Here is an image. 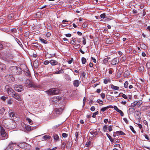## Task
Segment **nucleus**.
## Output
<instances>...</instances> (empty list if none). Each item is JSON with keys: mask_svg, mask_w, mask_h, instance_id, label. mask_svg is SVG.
Returning <instances> with one entry per match:
<instances>
[{"mask_svg": "<svg viewBox=\"0 0 150 150\" xmlns=\"http://www.w3.org/2000/svg\"><path fill=\"white\" fill-rule=\"evenodd\" d=\"M14 57L13 54L11 53H8L6 56H3L1 57V59L4 61L9 63L13 62Z\"/></svg>", "mask_w": 150, "mask_h": 150, "instance_id": "obj_1", "label": "nucleus"}, {"mask_svg": "<svg viewBox=\"0 0 150 150\" xmlns=\"http://www.w3.org/2000/svg\"><path fill=\"white\" fill-rule=\"evenodd\" d=\"M10 69L11 73L13 75L19 74L21 73V71H19L20 68L16 66L11 67Z\"/></svg>", "mask_w": 150, "mask_h": 150, "instance_id": "obj_2", "label": "nucleus"}, {"mask_svg": "<svg viewBox=\"0 0 150 150\" xmlns=\"http://www.w3.org/2000/svg\"><path fill=\"white\" fill-rule=\"evenodd\" d=\"M26 86L28 88H35L37 87L30 79H27L25 82Z\"/></svg>", "mask_w": 150, "mask_h": 150, "instance_id": "obj_3", "label": "nucleus"}, {"mask_svg": "<svg viewBox=\"0 0 150 150\" xmlns=\"http://www.w3.org/2000/svg\"><path fill=\"white\" fill-rule=\"evenodd\" d=\"M48 95H53L57 94L58 93V89L56 88H51L49 90L45 91Z\"/></svg>", "mask_w": 150, "mask_h": 150, "instance_id": "obj_4", "label": "nucleus"}, {"mask_svg": "<svg viewBox=\"0 0 150 150\" xmlns=\"http://www.w3.org/2000/svg\"><path fill=\"white\" fill-rule=\"evenodd\" d=\"M62 100V98L60 97L55 96L52 98V101L54 103H60L61 101Z\"/></svg>", "mask_w": 150, "mask_h": 150, "instance_id": "obj_5", "label": "nucleus"}, {"mask_svg": "<svg viewBox=\"0 0 150 150\" xmlns=\"http://www.w3.org/2000/svg\"><path fill=\"white\" fill-rule=\"evenodd\" d=\"M5 88L8 94L12 96L16 93L15 91L8 86H5Z\"/></svg>", "mask_w": 150, "mask_h": 150, "instance_id": "obj_6", "label": "nucleus"}, {"mask_svg": "<svg viewBox=\"0 0 150 150\" xmlns=\"http://www.w3.org/2000/svg\"><path fill=\"white\" fill-rule=\"evenodd\" d=\"M13 87L15 90L18 92H21L24 90L23 86L21 85L15 84L13 85Z\"/></svg>", "mask_w": 150, "mask_h": 150, "instance_id": "obj_7", "label": "nucleus"}, {"mask_svg": "<svg viewBox=\"0 0 150 150\" xmlns=\"http://www.w3.org/2000/svg\"><path fill=\"white\" fill-rule=\"evenodd\" d=\"M142 103V100H139L137 102L134 101L131 103V106L132 107H134L136 106L139 107L141 105Z\"/></svg>", "mask_w": 150, "mask_h": 150, "instance_id": "obj_8", "label": "nucleus"}, {"mask_svg": "<svg viewBox=\"0 0 150 150\" xmlns=\"http://www.w3.org/2000/svg\"><path fill=\"white\" fill-rule=\"evenodd\" d=\"M64 108V107H63L60 108H55L54 109V112H55L57 115H59L61 114Z\"/></svg>", "mask_w": 150, "mask_h": 150, "instance_id": "obj_9", "label": "nucleus"}, {"mask_svg": "<svg viewBox=\"0 0 150 150\" xmlns=\"http://www.w3.org/2000/svg\"><path fill=\"white\" fill-rule=\"evenodd\" d=\"M6 78L7 81L9 82L13 81L15 80L14 78L12 75H8L6 76Z\"/></svg>", "mask_w": 150, "mask_h": 150, "instance_id": "obj_10", "label": "nucleus"}, {"mask_svg": "<svg viewBox=\"0 0 150 150\" xmlns=\"http://www.w3.org/2000/svg\"><path fill=\"white\" fill-rule=\"evenodd\" d=\"M1 136L4 138L6 139L8 138L6 136V133L5 132L4 129L3 127L1 128Z\"/></svg>", "mask_w": 150, "mask_h": 150, "instance_id": "obj_11", "label": "nucleus"}, {"mask_svg": "<svg viewBox=\"0 0 150 150\" xmlns=\"http://www.w3.org/2000/svg\"><path fill=\"white\" fill-rule=\"evenodd\" d=\"M15 124V123L14 122L11 121L10 122V123L8 125H7V126L8 127L9 129H13L15 127L14 125Z\"/></svg>", "mask_w": 150, "mask_h": 150, "instance_id": "obj_12", "label": "nucleus"}, {"mask_svg": "<svg viewBox=\"0 0 150 150\" xmlns=\"http://www.w3.org/2000/svg\"><path fill=\"white\" fill-rule=\"evenodd\" d=\"M119 62V59L117 58H115L113 59L111 61V64L113 65H116L118 64Z\"/></svg>", "mask_w": 150, "mask_h": 150, "instance_id": "obj_13", "label": "nucleus"}, {"mask_svg": "<svg viewBox=\"0 0 150 150\" xmlns=\"http://www.w3.org/2000/svg\"><path fill=\"white\" fill-rule=\"evenodd\" d=\"M12 97L18 101H20L21 100V98L19 94L16 93H15Z\"/></svg>", "mask_w": 150, "mask_h": 150, "instance_id": "obj_14", "label": "nucleus"}, {"mask_svg": "<svg viewBox=\"0 0 150 150\" xmlns=\"http://www.w3.org/2000/svg\"><path fill=\"white\" fill-rule=\"evenodd\" d=\"M8 113L9 114V115L12 118H13L15 117V114L14 112L11 110H9L8 111Z\"/></svg>", "mask_w": 150, "mask_h": 150, "instance_id": "obj_15", "label": "nucleus"}, {"mask_svg": "<svg viewBox=\"0 0 150 150\" xmlns=\"http://www.w3.org/2000/svg\"><path fill=\"white\" fill-rule=\"evenodd\" d=\"M50 63L52 66H54L58 64V62L52 59L50 61Z\"/></svg>", "mask_w": 150, "mask_h": 150, "instance_id": "obj_16", "label": "nucleus"}, {"mask_svg": "<svg viewBox=\"0 0 150 150\" xmlns=\"http://www.w3.org/2000/svg\"><path fill=\"white\" fill-rule=\"evenodd\" d=\"M80 81L78 80H76L73 82V85L75 87H77L79 85Z\"/></svg>", "mask_w": 150, "mask_h": 150, "instance_id": "obj_17", "label": "nucleus"}, {"mask_svg": "<svg viewBox=\"0 0 150 150\" xmlns=\"http://www.w3.org/2000/svg\"><path fill=\"white\" fill-rule=\"evenodd\" d=\"M72 145V142L71 141H69L67 144L66 147L68 149H70Z\"/></svg>", "mask_w": 150, "mask_h": 150, "instance_id": "obj_18", "label": "nucleus"}, {"mask_svg": "<svg viewBox=\"0 0 150 150\" xmlns=\"http://www.w3.org/2000/svg\"><path fill=\"white\" fill-rule=\"evenodd\" d=\"M135 114L137 116L136 117V118L139 120L140 119V116L141 115V113L139 111H136L135 112Z\"/></svg>", "mask_w": 150, "mask_h": 150, "instance_id": "obj_19", "label": "nucleus"}, {"mask_svg": "<svg viewBox=\"0 0 150 150\" xmlns=\"http://www.w3.org/2000/svg\"><path fill=\"white\" fill-rule=\"evenodd\" d=\"M129 75V71L127 70L125 72L124 74V76L125 78H127Z\"/></svg>", "mask_w": 150, "mask_h": 150, "instance_id": "obj_20", "label": "nucleus"}, {"mask_svg": "<svg viewBox=\"0 0 150 150\" xmlns=\"http://www.w3.org/2000/svg\"><path fill=\"white\" fill-rule=\"evenodd\" d=\"M135 110V109L133 107L130 108L129 109V114H132Z\"/></svg>", "mask_w": 150, "mask_h": 150, "instance_id": "obj_21", "label": "nucleus"}, {"mask_svg": "<svg viewBox=\"0 0 150 150\" xmlns=\"http://www.w3.org/2000/svg\"><path fill=\"white\" fill-rule=\"evenodd\" d=\"M111 88L113 90H118L119 89V87L117 86H115L113 84H111Z\"/></svg>", "mask_w": 150, "mask_h": 150, "instance_id": "obj_22", "label": "nucleus"}, {"mask_svg": "<svg viewBox=\"0 0 150 150\" xmlns=\"http://www.w3.org/2000/svg\"><path fill=\"white\" fill-rule=\"evenodd\" d=\"M53 137L54 140H55L56 141L59 140V137L58 135L55 134L54 135Z\"/></svg>", "mask_w": 150, "mask_h": 150, "instance_id": "obj_23", "label": "nucleus"}, {"mask_svg": "<svg viewBox=\"0 0 150 150\" xmlns=\"http://www.w3.org/2000/svg\"><path fill=\"white\" fill-rule=\"evenodd\" d=\"M117 135H125V134L122 131H117L116 132Z\"/></svg>", "mask_w": 150, "mask_h": 150, "instance_id": "obj_24", "label": "nucleus"}, {"mask_svg": "<svg viewBox=\"0 0 150 150\" xmlns=\"http://www.w3.org/2000/svg\"><path fill=\"white\" fill-rule=\"evenodd\" d=\"M106 134L107 137L109 139H110V141L111 142H113L114 141V139H112V137L108 133H106Z\"/></svg>", "mask_w": 150, "mask_h": 150, "instance_id": "obj_25", "label": "nucleus"}, {"mask_svg": "<svg viewBox=\"0 0 150 150\" xmlns=\"http://www.w3.org/2000/svg\"><path fill=\"white\" fill-rule=\"evenodd\" d=\"M108 109V107H104V108H102L100 110V113H101V112L102 111V112H104V111H105L106 110H107V109Z\"/></svg>", "mask_w": 150, "mask_h": 150, "instance_id": "obj_26", "label": "nucleus"}, {"mask_svg": "<svg viewBox=\"0 0 150 150\" xmlns=\"http://www.w3.org/2000/svg\"><path fill=\"white\" fill-rule=\"evenodd\" d=\"M50 138V137L49 136V135H45L43 137L42 139H49Z\"/></svg>", "mask_w": 150, "mask_h": 150, "instance_id": "obj_27", "label": "nucleus"}, {"mask_svg": "<svg viewBox=\"0 0 150 150\" xmlns=\"http://www.w3.org/2000/svg\"><path fill=\"white\" fill-rule=\"evenodd\" d=\"M26 120L28 122L30 125H32L33 124V121L30 119L28 117L26 118Z\"/></svg>", "mask_w": 150, "mask_h": 150, "instance_id": "obj_28", "label": "nucleus"}, {"mask_svg": "<svg viewBox=\"0 0 150 150\" xmlns=\"http://www.w3.org/2000/svg\"><path fill=\"white\" fill-rule=\"evenodd\" d=\"M128 83L127 81H126L124 84V86L125 88H127L128 85Z\"/></svg>", "mask_w": 150, "mask_h": 150, "instance_id": "obj_29", "label": "nucleus"}, {"mask_svg": "<svg viewBox=\"0 0 150 150\" xmlns=\"http://www.w3.org/2000/svg\"><path fill=\"white\" fill-rule=\"evenodd\" d=\"M40 40L41 42L44 44H46L47 43V41L46 40H44L43 38H40Z\"/></svg>", "mask_w": 150, "mask_h": 150, "instance_id": "obj_30", "label": "nucleus"}, {"mask_svg": "<svg viewBox=\"0 0 150 150\" xmlns=\"http://www.w3.org/2000/svg\"><path fill=\"white\" fill-rule=\"evenodd\" d=\"M81 61L82 64H84L86 62V59L84 57H82L81 58Z\"/></svg>", "mask_w": 150, "mask_h": 150, "instance_id": "obj_31", "label": "nucleus"}, {"mask_svg": "<svg viewBox=\"0 0 150 150\" xmlns=\"http://www.w3.org/2000/svg\"><path fill=\"white\" fill-rule=\"evenodd\" d=\"M97 102L99 103L100 104L102 105L103 104V101L100 99H98L97 101Z\"/></svg>", "mask_w": 150, "mask_h": 150, "instance_id": "obj_32", "label": "nucleus"}, {"mask_svg": "<svg viewBox=\"0 0 150 150\" xmlns=\"http://www.w3.org/2000/svg\"><path fill=\"white\" fill-rule=\"evenodd\" d=\"M5 111V109L4 108H2L0 109V114H3Z\"/></svg>", "mask_w": 150, "mask_h": 150, "instance_id": "obj_33", "label": "nucleus"}, {"mask_svg": "<svg viewBox=\"0 0 150 150\" xmlns=\"http://www.w3.org/2000/svg\"><path fill=\"white\" fill-rule=\"evenodd\" d=\"M129 127H130V129H131V130L132 131L134 134L136 133V131L134 130V128L132 126H129Z\"/></svg>", "mask_w": 150, "mask_h": 150, "instance_id": "obj_34", "label": "nucleus"}, {"mask_svg": "<svg viewBox=\"0 0 150 150\" xmlns=\"http://www.w3.org/2000/svg\"><path fill=\"white\" fill-rule=\"evenodd\" d=\"M98 112L97 111L95 112L93 114V115L92 116V117H93L94 118L96 117V115H98Z\"/></svg>", "mask_w": 150, "mask_h": 150, "instance_id": "obj_35", "label": "nucleus"}, {"mask_svg": "<svg viewBox=\"0 0 150 150\" xmlns=\"http://www.w3.org/2000/svg\"><path fill=\"white\" fill-rule=\"evenodd\" d=\"M25 75L28 76H30V73L29 71L28 70L25 71Z\"/></svg>", "mask_w": 150, "mask_h": 150, "instance_id": "obj_36", "label": "nucleus"}, {"mask_svg": "<svg viewBox=\"0 0 150 150\" xmlns=\"http://www.w3.org/2000/svg\"><path fill=\"white\" fill-rule=\"evenodd\" d=\"M108 82H110L109 79H105L104 80V83L105 84H107Z\"/></svg>", "mask_w": 150, "mask_h": 150, "instance_id": "obj_37", "label": "nucleus"}, {"mask_svg": "<svg viewBox=\"0 0 150 150\" xmlns=\"http://www.w3.org/2000/svg\"><path fill=\"white\" fill-rule=\"evenodd\" d=\"M107 126L106 125H105L103 127V131L104 132H105L107 131Z\"/></svg>", "mask_w": 150, "mask_h": 150, "instance_id": "obj_38", "label": "nucleus"}, {"mask_svg": "<svg viewBox=\"0 0 150 150\" xmlns=\"http://www.w3.org/2000/svg\"><path fill=\"white\" fill-rule=\"evenodd\" d=\"M112 126L110 125L108 127V129L110 132H111L112 130Z\"/></svg>", "mask_w": 150, "mask_h": 150, "instance_id": "obj_39", "label": "nucleus"}, {"mask_svg": "<svg viewBox=\"0 0 150 150\" xmlns=\"http://www.w3.org/2000/svg\"><path fill=\"white\" fill-rule=\"evenodd\" d=\"M100 17L101 18H105V13H103L100 15Z\"/></svg>", "mask_w": 150, "mask_h": 150, "instance_id": "obj_40", "label": "nucleus"}, {"mask_svg": "<svg viewBox=\"0 0 150 150\" xmlns=\"http://www.w3.org/2000/svg\"><path fill=\"white\" fill-rule=\"evenodd\" d=\"M7 103L8 104L11 105L12 104V100L11 99H8L7 101Z\"/></svg>", "mask_w": 150, "mask_h": 150, "instance_id": "obj_41", "label": "nucleus"}, {"mask_svg": "<svg viewBox=\"0 0 150 150\" xmlns=\"http://www.w3.org/2000/svg\"><path fill=\"white\" fill-rule=\"evenodd\" d=\"M62 136L64 137H66L68 136V134L66 133H63L62 134Z\"/></svg>", "mask_w": 150, "mask_h": 150, "instance_id": "obj_42", "label": "nucleus"}, {"mask_svg": "<svg viewBox=\"0 0 150 150\" xmlns=\"http://www.w3.org/2000/svg\"><path fill=\"white\" fill-rule=\"evenodd\" d=\"M7 98L5 96H2L1 97V99L4 101H5L6 99Z\"/></svg>", "mask_w": 150, "mask_h": 150, "instance_id": "obj_43", "label": "nucleus"}, {"mask_svg": "<svg viewBox=\"0 0 150 150\" xmlns=\"http://www.w3.org/2000/svg\"><path fill=\"white\" fill-rule=\"evenodd\" d=\"M100 96L103 99H104L105 97V94L104 93H101Z\"/></svg>", "mask_w": 150, "mask_h": 150, "instance_id": "obj_44", "label": "nucleus"}, {"mask_svg": "<svg viewBox=\"0 0 150 150\" xmlns=\"http://www.w3.org/2000/svg\"><path fill=\"white\" fill-rule=\"evenodd\" d=\"M59 72V74L62 73L64 72V71L63 69H61L59 70V71H58Z\"/></svg>", "mask_w": 150, "mask_h": 150, "instance_id": "obj_45", "label": "nucleus"}, {"mask_svg": "<svg viewBox=\"0 0 150 150\" xmlns=\"http://www.w3.org/2000/svg\"><path fill=\"white\" fill-rule=\"evenodd\" d=\"M76 41V39L75 38H74L72 40V41L71 42V43L72 44H73L75 43Z\"/></svg>", "mask_w": 150, "mask_h": 150, "instance_id": "obj_46", "label": "nucleus"}, {"mask_svg": "<svg viewBox=\"0 0 150 150\" xmlns=\"http://www.w3.org/2000/svg\"><path fill=\"white\" fill-rule=\"evenodd\" d=\"M103 62L104 64H106L108 62V60L105 58L103 60Z\"/></svg>", "mask_w": 150, "mask_h": 150, "instance_id": "obj_47", "label": "nucleus"}, {"mask_svg": "<svg viewBox=\"0 0 150 150\" xmlns=\"http://www.w3.org/2000/svg\"><path fill=\"white\" fill-rule=\"evenodd\" d=\"M79 45H76V44H74V47L75 48H79L80 46Z\"/></svg>", "mask_w": 150, "mask_h": 150, "instance_id": "obj_48", "label": "nucleus"}, {"mask_svg": "<svg viewBox=\"0 0 150 150\" xmlns=\"http://www.w3.org/2000/svg\"><path fill=\"white\" fill-rule=\"evenodd\" d=\"M49 62H49L48 61L46 60V61H45L44 62V64L45 65H47L49 63Z\"/></svg>", "mask_w": 150, "mask_h": 150, "instance_id": "obj_49", "label": "nucleus"}, {"mask_svg": "<svg viewBox=\"0 0 150 150\" xmlns=\"http://www.w3.org/2000/svg\"><path fill=\"white\" fill-rule=\"evenodd\" d=\"M118 112L120 114L121 116H123L124 115V113L122 110H120Z\"/></svg>", "mask_w": 150, "mask_h": 150, "instance_id": "obj_50", "label": "nucleus"}, {"mask_svg": "<svg viewBox=\"0 0 150 150\" xmlns=\"http://www.w3.org/2000/svg\"><path fill=\"white\" fill-rule=\"evenodd\" d=\"M122 97L125 99H127V97L124 94H123L122 96Z\"/></svg>", "mask_w": 150, "mask_h": 150, "instance_id": "obj_51", "label": "nucleus"}, {"mask_svg": "<svg viewBox=\"0 0 150 150\" xmlns=\"http://www.w3.org/2000/svg\"><path fill=\"white\" fill-rule=\"evenodd\" d=\"M91 110L92 111H93L95 110V108L94 106H92L91 108Z\"/></svg>", "mask_w": 150, "mask_h": 150, "instance_id": "obj_52", "label": "nucleus"}, {"mask_svg": "<svg viewBox=\"0 0 150 150\" xmlns=\"http://www.w3.org/2000/svg\"><path fill=\"white\" fill-rule=\"evenodd\" d=\"M83 43L84 45H85L86 44V40L85 38L83 37Z\"/></svg>", "mask_w": 150, "mask_h": 150, "instance_id": "obj_53", "label": "nucleus"}, {"mask_svg": "<svg viewBox=\"0 0 150 150\" xmlns=\"http://www.w3.org/2000/svg\"><path fill=\"white\" fill-rule=\"evenodd\" d=\"M91 58L92 59L93 62L94 63H96V60L93 57H91Z\"/></svg>", "mask_w": 150, "mask_h": 150, "instance_id": "obj_54", "label": "nucleus"}, {"mask_svg": "<svg viewBox=\"0 0 150 150\" xmlns=\"http://www.w3.org/2000/svg\"><path fill=\"white\" fill-rule=\"evenodd\" d=\"M65 79H67V80H69L70 78H69V76L68 75H66L65 76Z\"/></svg>", "mask_w": 150, "mask_h": 150, "instance_id": "obj_55", "label": "nucleus"}, {"mask_svg": "<svg viewBox=\"0 0 150 150\" xmlns=\"http://www.w3.org/2000/svg\"><path fill=\"white\" fill-rule=\"evenodd\" d=\"M144 137L146 139H147L148 140H149V137L147 135L145 134L144 135Z\"/></svg>", "mask_w": 150, "mask_h": 150, "instance_id": "obj_56", "label": "nucleus"}, {"mask_svg": "<svg viewBox=\"0 0 150 150\" xmlns=\"http://www.w3.org/2000/svg\"><path fill=\"white\" fill-rule=\"evenodd\" d=\"M65 35L67 37H70L71 36V35L70 34L68 33L65 34Z\"/></svg>", "mask_w": 150, "mask_h": 150, "instance_id": "obj_57", "label": "nucleus"}, {"mask_svg": "<svg viewBox=\"0 0 150 150\" xmlns=\"http://www.w3.org/2000/svg\"><path fill=\"white\" fill-rule=\"evenodd\" d=\"M143 16H144L146 14V12L145 10V9H144L143 10Z\"/></svg>", "mask_w": 150, "mask_h": 150, "instance_id": "obj_58", "label": "nucleus"}, {"mask_svg": "<svg viewBox=\"0 0 150 150\" xmlns=\"http://www.w3.org/2000/svg\"><path fill=\"white\" fill-rule=\"evenodd\" d=\"M123 120L126 123H128V121L126 118H124L123 119Z\"/></svg>", "mask_w": 150, "mask_h": 150, "instance_id": "obj_59", "label": "nucleus"}, {"mask_svg": "<svg viewBox=\"0 0 150 150\" xmlns=\"http://www.w3.org/2000/svg\"><path fill=\"white\" fill-rule=\"evenodd\" d=\"M108 122V119H105L104 120V122L105 123H107V122Z\"/></svg>", "mask_w": 150, "mask_h": 150, "instance_id": "obj_60", "label": "nucleus"}, {"mask_svg": "<svg viewBox=\"0 0 150 150\" xmlns=\"http://www.w3.org/2000/svg\"><path fill=\"white\" fill-rule=\"evenodd\" d=\"M57 149L56 147H55L53 148L52 149H50V148H48L47 150H55Z\"/></svg>", "mask_w": 150, "mask_h": 150, "instance_id": "obj_61", "label": "nucleus"}, {"mask_svg": "<svg viewBox=\"0 0 150 150\" xmlns=\"http://www.w3.org/2000/svg\"><path fill=\"white\" fill-rule=\"evenodd\" d=\"M11 30L12 32H16V28H13L11 29Z\"/></svg>", "mask_w": 150, "mask_h": 150, "instance_id": "obj_62", "label": "nucleus"}, {"mask_svg": "<svg viewBox=\"0 0 150 150\" xmlns=\"http://www.w3.org/2000/svg\"><path fill=\"white\" fill-rule=\"evenodd\" d=\"M89 66L91 67H92L93 66V63H92L90 62L89 64Z\"/></svg>", "mask_w": 150, "mask_h": 150, "instance_id": "obj_63", "label": "nucleus"}, {"mask_svg": "<svg viewBox=\"0 0 150 150\" xmlns=\"http://www.w3.org/2000/svg\"><path fill=\"white\" fill-rule=\"evenodd\" d=\"M142 56L143 57H145L146 56V54L144 52H143L142 54Z\"/></svg>", "mask_w": 150, "mask_h": 150, "instance_id": "obj_64", "label": "nucleus"}]
</instances>
